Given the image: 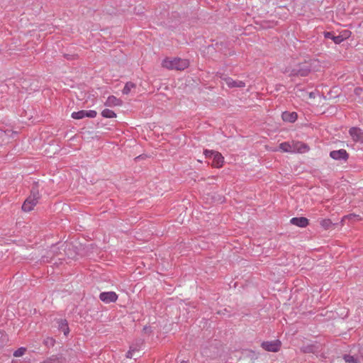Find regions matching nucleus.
<instances>
[{
	"label": "nucleus",
	"mask_w": 363,
	"mask_h": 363,
	"mask_svg": "<svg viewBox=\"0 0 363 363\" xmlns=\"http://www.w3.org/2000/svg\"><path fill=\"white\" fill-rule=\"evenodd\" d=\"M189 65V60L179 57L169 58L163 60L162 66L167 69L184 70Z\"/></svg>",
	"instance_id": "f257e3e1"
},
{
	"label": "nucleus",
	"mask_w": 363,
	"mask_h": 363,
	"mask_svg": "<svg viewBox=\"0 0 363 363\" xmlns=\"http://www.w3.org/2000/svg\"><path fill=\"white\" fill-rule=\"evenodd\" d=\"M40 197L38 184L35 183L32 186L30 196L22 205V210L25 212L32 211L34 206L38 203Z\"/></svg>",
	"instance_id": "f03ea898"
},
{
	"label": "nucleus",
	"mask_w": 363,
	"mask_h": 363,
	"mask_svg": "<svg viewBox=\"0 0 363 363\" xmlns=\"http://www.w3.org/2000/svg\"><path fill=\"white\" fill-rule=\"evenodd\" d=\"M342 359L346 363H360L361 359H363V346L354 345L350 353L342 355Z\"/></svg>",
	"instance_id": "7ed1b4c3"
},
{
	"label": "nucleus",
	"mask_w": 363,
	"mask_h": 363,
	"mask_svg": "<svg viewBox=\"0 0 363 363\" xmlns=\"http://www.w3.org/2000/svg\"><path fill=\"white\" fill-rule=\"evenodd\" d=\"M311 72V65L309 62L300 63L293 68L289 76L306 77Z\"/></svg>",
	"instance_id": "20e7f679"
},
{
	"label": "nucleus",
	"mask_w": 363,
	"mask_h": 363,
	"mask_svg": "<svg viewBox=\"0 0 363 363\" xmlns=\"http://www.w3.org/2000/svg\"><path fill=\"white\" fill-rule=\"evenodd\" d=\"M281 341L279 340L272 341H263L261 347L267 352H277L280 350Z\"/></svg>",
	"instance_id": "39448f33"
},
{
	"label": "nucleus",
	"mask_w": 363,
	"mask_h": 363,
	"mask_svg": "<svg viewBox=\"0 0 363 363\" xmlns=\"http://www.w3.org/2000/svg\"><path fill=\"white\" fill-rule=\"evenodd\" d=\"M349 134L354 142L363 144V130L358 127H352L349 130Z\"/></svg>",
	"instance_id": "423d86ee"
},
{
	"label": "nucleus",
	"mask_w": 363,
	"mask_h": 363,
	"mask_svg": "<svg viewBox=\"0 0 363 363\" xmlns=\"http://www.w3.org/2000/svg\"><path fill=\"white\" fill-rule=\"evenodd\" d=\"M118 297L117 294L114 291H104L99 294L100 300L106 304L115 303Z\"/></svg>",
	"instance_id": "0eeeda50"
},
{
	"label": "nucleus",
	"mask_w": 363,
	"mask_h": 363,
	"mask_svg": "<svg viewBox=\"0 0 363 363\" xmlns=\"http://www.w3.org/2000/svg\"><path fill=\"white\" fill-rule=\"evenodd\" d=\"M330 156L335 160L346 162L349 158V154L344 149L333 150L330 152Z\"/></svg>",
	"instance_id": "6e6552de"
},
{
	"label": "nucleus",
	"mask_w": 363,
	"mask_h": 363,
	"mask_svg": "<svg viewBox=\"0 0 363 363\" xmlns=\"http://www.w3.org/2000/svg\"><path fill=\"white\" fill-rule=\"evenodd\" d=\"M97 115V113L96 111L94 110H89V111H85L82 110L77 112H73L72 113V118L74 119H82L84 117L88 118H95Z\"/></svg>",
	"instance_id": "1a4fd4ad"
},
{
	"label": "nucleus",
	"mask_w": 363,
	"mask_h": 363,
	"mask_svg": "<svg viewBox=\"0 0 363 363\" xmlns=\"http://www.w3.org/2000/svg\"><path fill=\"white\" fill-rule=\"evenodd\" d=\"M55 322L57 329L62 331L65 337H67L70 331L67 320L65 318H55Z\"/></svg>",
	"instance_id": "9d476101"
},
{
	"label": "nucleus",
	"mask_w": 363,
	"mask_h": 363,
	"mask_svg": "<svg viewBox=\"0 0 363 363\" xmlns=\"http://www.w3.org/2000/svg\"><path fill=\"white\" fill-rule=\"evenodd\" d=\"M290 223L301 228H305L308 225V220L305 217L292 218Z\"/></svg>",
	"instance_id": "9b49d317"
},
{
	"label": "nucleus",
	"mask_w": 363,
	"mask_h": 363,
	"mask_svg": "<svg viewBox=\"0 0 363 363\" xmlns=\"http://www.w3.org/2000/svg\"><path fill=\"white\" fill-rule=\"evenodd\" d=\"M223 162L224 157L222 156V155L218 152H215L214 155H213L212 166L216 168H219L223 166Z\"/></svg>",
	"instance_id": "f8f14e48"
},
{
	"label": "nucleus",
	"mask_w": 363,
	"mask_h": 363,
	"mask_svg": "<svg viewBox=\"0 0 363 363\" xmlns=\"http://www.w3.org/2000/svg\"><path fill=\"white\" fill-rule=\"evenodd\" d=\"M123 104L122 100L116 98L115 96H109L106 99L104 105L106 106H119Z\"/></svg>",
	"instance_id": "ddd939ff"
},
{
	"label": "nucleus",
	"mask_w": 363,
	"mask_h": 363,
	"mask_svg": "<svg viewBox=\"0 0 363 363\" xmlns=\"http://www.w3.org/2000/svg\"><path fill=\"white\" fill-rule=\"evenodd\" d=\"M297 113L296 112L284 111L282 113L281 118L284 121L294 123L297 119Z\"/></svg>",
	"instance_id": "4468645a"
},
{
	"label": "nucleus",
	"mask_w": 363,
	"mask_h": 363,
	"mask_svg": "<svg viewBox=\"0 0 363 363\" xmlns=\"http://www.w3.org/2000/svg\"><path fill=\"white\" fill-rule=\"evenodd\" d=\"M225 81L226 84L230 88L244 87L245 86V82H243L242 81L234 80L230 77L225 78Z\"/></svg>",
	"instance_id": "2eb2a0df"
},
{
	"label": "nucleus",
	"mask_w": 363,
	"mask_h": 363,
	"mask_svg": "<svg viewBox=\"0 0 363 363\" xmlns=\"http://www.w3.org/2000/svg\"><path fill=\"white\" fill-rule=\"evenodd\" d=\"M324 36L325 38L332 39L336 44H340L342 42V37L340 35H335L333 32H325Z\"/></svg>",
	"instance_id": "dca6fc26"
},
{
	"label": "nucleus",
	"mask_w": 363,
	"mask_h": 363,
	"mask_svg": "<svg viewBox=\"0 0 363 363\" xmlns=\"http://www.w3.org/2000/svg\"><path fill=\"white\" fill-rule=\"evenodd\" d=\"M136 87V84L132 82H128L122 91L123 94H128L132 89H135Z\"/></svg>",
	"instance_id": "f3484780"
},
{
	"label": "nucleus",
	"mask_w": 363,
	"mask_h": 363,
	"mask_svg": "<svg viewBox=\"0 0 363 363\" xmlns=\"http://www.w3.org/2000/svg\"><path fill=\"white\" fill-rule=\"evenodd\" d=\"M101 116L104 118H112L116 117V114L112 110L106 108L102 111Z\"/></svg>",
	"instance_id": "a211bd4d"
},
{
	"label": "nucleus",
	"mask_w": 363,
	"mask_h": 363,
	"mask_svg": "<svg viewBox=\"0 0 363 363\" xmlns=\"http://www.w3.org/2000/svg\"><path fill=\"white\" fill-rule=\"evenodd\" d=\"M8 341V336L6 333L0 330V347L4 346Z\"/></svg>",
	"instance_id": "6ab92c4d"
},
{
	"label": "nucleus",
	"mask_w": 363,
	"mask_h": 363,
	"mask_svg": "<svg viewBox=\"0 0 363 363\" xmlns=\"http://www.w3.org/2000/svg\"><path fill=\"white\" fill-rule=\"evenodd\" d=\"M26 351V347H21L13 352V355L15 357H22L25 354Z\"/></svg>",
	"instance_id": "aec40b11"
},
{
	"label": "nucleus",
	"mask_w": 363,
	"mask_h": 363,
	"mask_svg": "<svg viewBox=\"0 0 363 363\" xmlns=\"http://www.w3.org/2000/svg\"><path fill=\"white\" fill-rule=\"evenodd\" d=\"M333 223L332 221L330 220V219H323L320 221V225L324 228V229H329L332 225H333Z\"/></svg>",
	"instance_id": "412c9836"
},
{
	"label": "nucleus",
	"mask_w": 363,
	"mask_h": 363,
	"mask_svg": "<svg viewBox=\"0 0 363 363\" xmlns=\"http://www.w3.org/2000/svg\"><path fill=\"white\" fill-rule=\"evenodd\" d=\"M279 147L281 150H282L284 152H292L291 146L288 143H282L280 144Z\"/></svg>",
	"instance_id": "4be33fe9"
},
{
	"label": "nucleus",
	"mask_w": 363,
	"mask_h": 363,
	"mask_svg": "<svg viewBox=\"0 0 363 363\" xmlns=\"http://www.w3.org/2000/svg\"><path fill=\"white\" fill-rule=\"evenodd\" d=\"M55 340L52 337H47L46 339H45L44 340V344L50 347H53L55 345Z\"/></svg>",
	"instance_id": "5701e85b"
},
{
	"label": "nucleus",
	"mask_w": 363,
	"mask_h": 363,
	"mask_svg": "<svg viewBox=\"0 0 363 363\" xmlns=\"http://www.w3.org/2000/svg\"><path fill=\"white\" fill-rule=\"evenodd\" d=\"M135 351H137V349L135 347H133V346H130L129 350L125 354V357L128 358V359L133 358V353Z\"/></svg>",
	"instance_id": "b1692460"
},
{
	"label": "nucleus",
	"mask_w": 363,
	"mask_h": 363,
	"mask_svg": "<svg viewBox=\"0 0 363 363\" xmlns=\"http://www.w3.org/2000/svg\"><path fill=\"white\" fill-rule=\"evenodd\" d=\"M350 32L347 30H343L341 34H340V36L342 37V41L350 37Z\"/></svg>",
	"instance_id": "393cba45"
},
{
	"label": "nucleus",
	"mask_w": 363,
	"mask_h": 363,
	"mask_svg": "<svg viewBox=\"0 0 363 363\" xmlns=\"http://www.w3.org/2000/svg\"><path fill=\"white\" fill-rule=\"evenodd\" d=\"M216 151L205 150L203 153L206 157H213Z\"/></svg>",
	"instance_id": "a878e982"
},
{
	"label": "nucleus",
	"mask_w": 363,
	"mask_h": 363,
	"mask_svg": "<svg viewBox=\"0 0 363 363\" xmlns=\"http://www.w3.org/2000/svg\"><path fill=\"white\" fill-rule=\"evenodd\" d=\"M312 350H313V347L312 346H308V347H306L303 349V352H311Z\"/></svg>",
	"instance_id": "bb28decb"
},
{
	"label": "nucleus",
	"mask_w": 363,
	"mask_h": 363,
	"mask_svg": "<svg viewBox=\"0 0 363 363\" xmlns=\"http://www.w3.org/2000/svg\"><path fill=\"white\" fill-rule=\"evenodd\" d=\"M309 96H310L311 98H313V97H314L313 94V93H310Z\"/></svg>",
	"instance_id": "cd10ccee"
},
{
	"label": "nucleus",
	"mask_w": 363,
	"mask_h": 363,
	"mask_svg": "<svg viewBox=\"0 0 363 363\" xmlns=\"http://www.w3.org/2000/svg\"><path fill=\"white\" fill-rule=\"evenodd\" d=\"M302 146H303V147L304 149H308V147H307V145H302Z\"/></svg>",
	"instance_id": "c85d7f7f"
},
{
	"label": "nucleus",
	"mask_w": 363,
	"mask_h": 363,
	"mask_svg": "<svg viewBox=\"0 0 363 363\" xmlns=\"http://www.w3.org/2000/svg\"><path fill=\"white\" fill-rule=\"evenodd\" d=\"M181 363H189V362L186 361H182Z\"/></svg>",
	"instance_id": "c756f323"
},
{
	"label": "nucleus",
	"mask_w": 363,
	"mask_h": 363,
	"mask_svg": "<svg viewBox=\"0 0 363 363\" xmlns=\"http://www.w3.org/2000/svg\"><path fill=\"white\" fill-rule=\"evenodd\" d=\"M199 247L201 249V250H204V247H201L199 245Z\"/></svg>",
	"instance_id": "7c9ffc66"
}]
</instances>
